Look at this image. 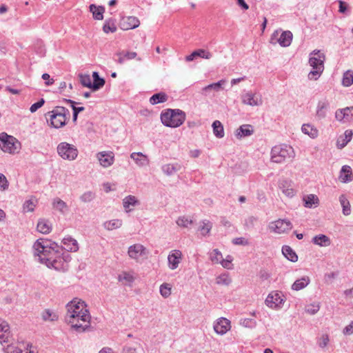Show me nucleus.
<instances>
[{
    "label": "nucleus",
    "mask_w": 353,
    "mask_h": 353,
    "mask_svg": "<svg viewBox=\"0 0 353 353\" xmlns=\"http://www.w3.org/2000/svg\"><path fill=\"white\" fill-rule=\"evenodd\" d=\"M182 165L179 163H168L161 167L162 172L167 176H172L181 170Z\"/></svg>",
    "instance_id": "nucleus-23"
},
{
    "label": "nucleus",
    "mask_w": 353,
    "mask_h": 353,
    "mask_svg": "<svg viewBox=\"0 0 353 353\" xmlns=\"http://www.w3.org/2000/svg\"><path fill=\"white\" fill-rule=\"evenodd\" d=\"M339 179L343 183L352 181V168L349 165H343L342 167Z\"/></svg>",
    "instance_id": "nucleus-30"
},
{
    "label": "nucleus",
    "mask_w": 353,
    "mask_h": 353,
    "mask_svg": "<svg viewBox=\"0 0 353 353\" xmlns=\"http://www.w3.org/2000/svg\"><path fill=\"white\" fill-rule=\"evenodd\" d=\"M160 293L162 296L167 298L171 294V288L169 284L163 283L160 286Z\"/></svg>",
    "instance_id": "nucleus-54"
},
{
    "label": "nucleus",
    "mask_w": 353,
    "mask_h": 353,
    "mask_svg": "<svg viewBox=\"0 0 353 353\" xmlns=\"http://www.w3.org/2000/svg\"><path fill=\"white\" fill-rule=\"evenodd\" d=\"M116 56L118 57V63L119 64H123L125 60L127 59H135L137 56V52H119L116 53Z\"/></svg>",
    "instance_id": "nucleus-31"
},
{
    "label": "nucleus",
    "mask_w": 353,
    "mask_h": 353,
    "mask_svg": "<svg viewBox=\"0 0 353 353\" xmlns=\"http://www.w3.org/2000/svg\"><path fill=\"white\" fill-rule=\"evenodd\" d=\"M168 99V96L164 92H159L152 95L150 99V102L152 105L159 103H163Z\"/></svg>",
    "instance_id": "nucleus-37"
},
{
    "label": "nucleus",
    "mask_w": 353,
    "mask_h": 353,
    "mask_svg": "<svg viewBox=\"0 0 353 353\" xmlns=\"http://www.w3.org/2000/svg\"><path fill=\"white\" fill-rule=\"evenodd\" d=\"M325 56L320 50H314L310 54L309 64L312 70L309 72L307 77L310 80H317L324 70Z\"/></svg>",
    "instance_id": "nucleus-3"
},
{
    "label": "nucleus",
    "mask_w": 353,
    "mask_h": 353,
    "mask_svg": "<svg viewBox=\"0 0 353 353\" xmlns=\"http://www.w3.org/2000/svg\"><path fill=\"white\" fill-rule=\"evenodd\" d=\"M120 25L123 30H131L139 27L140 25V21L136 17H125L121 19Z\"/></svg>",
    "instance_id": "nucleus-14"
},
{
    "label": "nucleus",
    "mask_w": 353,
    "mask_h": 353,
    "mask_svg": "<svg viewBox=\"0 0 353 353\" xmlns=\"http://www.w3.org/2000/svg\"><path fill=\"white\" fill-rule=\"evenodd\" d=\"M123 221L121 219H112L107 221L103 223V227L108 230H113L120 228L122 226Z\"/></svg>",
    "instance_id": "nucleus-34"
},
{
    "label": "nucleus",
    "mask_w": 353,
    "mask_h": 353,
    "mask_svg": "<svg viewBox=\"0 0 353 353\" xmlns=\"http://www.w3.org/2000/svg\"><path fill=\"white\" fill-rule=\"evenodd\" d=\"M0 186L5 190L8 188V181L4 174L0 173Z\"/></svg>",
    "instance_id": "nucleus-61"
},
{
    "label": "nucleus",
    "mask_w": 353,
    "mask_h": 353,
    "mask_svg": "<svg viewBox=\"0 0 353 353\" xmlns=\"http://www.w3.org/2000/svg\"><path fill=\"white\" fill-rule=\"evenodd\" d=\"M283 295L278 292H272L265 299L266 305L271 308L275 309L281 307L284 302Z\"/></svg>",
    "instance_id": "nucleus-10"
},
{
    "label": "nucleus",
    "mask_w": 353,
    "mask_h": 353,
    "mask_svg": "<svg viewBox=\"0 0 353 353\" xmlns=\"http://www.w3.org/2000/svg\"><path fill=\"white\" fill-rule=\"evenodd\" d=\"M34 254L38 256V260L41 263H44L48 268L59 271L67 270L68 263L71 260V256L68 253L61 252L60 251H50L46 249H43V252L34 250Z\"/></svg>",
    "instance_id": "nucleus-2"
},
{
    "label": "nucleus",
    "mask_w": 353,
    "mask_h": 353,
    "mask_svg": "<svg viewBox=\"0 0 353 353\" xmlns=\"http://www.w3.org/2000/svg\"><path fill=\"white\" fill-rule=\"evenodd\" d=\"M353 84V71L347 70L344 72L342 79V85L345 87H349Z\"/></svg>",
    "instance_id": "nucleus-45"
},
{
    "label": "nucleus",
    "mask_w": 353,
    "mask_h": 353,
    "mask_svg": "<svg viewBox=\"0 0 353 353\" xmlns=\"http://www.w3.org/2000/svg\"><path fill=\"white\" fill-rule=\"evenodd\" d=\"M63 250L68 252H77L79 250V245L76 239L71 236H66L62 240Z\"/></svg>",
    "instance_id": "nucleus-19"
},
{
    "label": "nucleus",
    "mask_w": 353,
    "mask_h": 353,
    "mask_svg": "<svg viewBox=\"0 0 353 353\" xmlns=\"http://www.w3.org/2000/svg\"><path fill=\"white\" fill-rule=\"evenodd\" d=\"M201 224L199 230L201 231V234L203 236L208 235L212 228V223L208 220H203L201 222Z\"/></svg>",
    "instance_id": "nucleus-47"
},
{
    "label": "nucleus",
    "mask_w": 353,
    "mask_h": 353,
    "mask_svg": "<svg viewBox=\"0 0 353 353\" xmlns=\"http://www.w3.org/2000/svg\"><path fill=\"white\" fill-rule=\"evenodd\" d=\"M20 143L12 136L6 132L0 134V148L4 152L15 154L19 152Z\"/></svg>",
    "instance_id": "nucleus-6"
},
{
    "label": "nucleus",
    "mask_w": 353,
    "mask_h": 353,
    "mask_svg": "<svg viewBox=\"0 0 353 353\" xmlns=\"http://www.w3.org/2000/svg\"><path fill=\"white\" fill-rule=\"evenodd\" d=\"M37 228L42 234H48L52 230V224L48 220L40 219L38 221Z\"/></svg>",
    "instance_id": "nucleus-29"
},
{
    "label": "nucleus",
    "mask_w": 353,
    "mask_h": 353,
    "mask_svg": "<svg viewBox=\"0 0 353 353\" xmlns=\"http://www.w3.org/2000/svg\"><path fill=\"white\" fill-rule=\"evenodd\" d=\"M345 335H351L353 334V321L347 325L343 330Z\"/></svg>",
    "instance_id": "nucleus-63"
},
{
    "label": "nucleus",
    "mask_w": 353,
    "mask_h": 353,
    "mask_svg": "<svg viewBox=\"0 0 353 353\" xmlns=\"http://www.w3.org/2000/svg\"><path fill=\"white\" fill-rule=\"evenodd\" d=\"M233 260V258L228 255L227 256V257L223 259L222 258V260L221 261V264L222 265V266L225 268H227V269H230L232 268V261Z\"/></svg>",
    "instance_id": "nucleus-57"
},
{
    "label": "nucleus",
    "mask_w": 353,
    "mask_h": 353,
    "mask_svg": "<svg viewBox=\"0 0 353 353\" xmlns=\"http://www.w3.org/2000/svg\"><path fill=\"white\" fill-rule=\"evenodd\" d=\"M313 242L320 246H328L330 245V239L324 234H320L314 236Z\"/></svg>",
    "instance_id": "nucleus-40"
},
{
    "label": "nucleus",
    "mask_w": 353,
    "mask_h": 353,
    "mask_svg": "<svg viewBox=\"0 0 353 353\" xmlns=\"http://www.w3.org/2000/svg\"><path fill=\"white\" fill-rule=\"evenodd\" d=\"M10 336V332L8 323L0 319V343H8Z\"/></svg>",
    "instance_id": "nucleus-18"
},
{
    "label": "nucleus",
    "mask_w": 353,
    "mask_h": 353,
    "mask_svg": "<svg viewBox=\"0 0 353 353\" xmlns=\"http://www.w3.org/2000/svg\"><path fill=\"white\" fill-rule=\"evenodd\" d=\"M51 113L52 114L50 115V121L53 128H59L65 125L67 120L65 112H51Z\"/></svg>",
    "instance_id": "nucleus-11"
},
{
    "label": "nucleus",
    "mask_w": 353,
    "mask_h": 353,
    "mask_svg": "<svg viewBox=\"0 0 353 353\" xmlns=\"http://www.w3.org/2000/svg\"><path fill=\"white\" fill-rule=\"evenodd\" d=\"M80 79V82L84 87L92 88V83L89 74H81L79 75Z\"/></svg>",
    "instance_id": "nucleus-51"
},
{
    "label": "nucleus",
    "mask_w": 353,
    "mask_h": 353,
    "mask_svg": "<svg viewBox=\"0 0 353 353\" xmlns=\"http://www.w3.org/2000/svg\"><path fill=\"white\" fill-rule=\"evenodd\" d=\"M213 132L218 138L224 137L223 127L219 121H214L212 123Z\"/></svg>",
    "instance_id": "nucleus-42"
},
{
    "label": "nucleus",
    "mask_w": 353,
    "mask_h": 353,
    "mask_svg": "<svg viewBox=\"0 0 353 353\" xmlns=\"http://www.w3.org/2000/svg\"><path fill=\"white\" fill-rule=\"evenodd\" d=\"M139 205V200L132 195H128L123 199V205L126 212L132 211V207Z\"/></svg>",
    "instance_id": "nucleus-25"
},
{
    "label": "nucleus",
    "mask_w": 353,
    "mask_h": 353,
    "mask_svg": "<svg viewBox=\"0 0 353 353\" xmlns=\"http://www.w3.org/2000/svg\"><path fill=\"white\" fill-rule=\"evenodd\" d=\"M336 119L339 121L344 122L350 121V117L349 114L345 113V112H336Z\"/></svg>",
    "instance_id": "nucleus-56"
},
{
    "label": "nucleus",
    "mask_w": 353,
    "mask_h": 353,
    "mask_svg": "<svg viewBox=\"0 0 353 353\" xmlns=\"http://www.w3.org/2000/svg\"><path fill=\"white\" fill-rule=\"evenodd\" d=\"M231 280L228 274H223L216 278V283L219 285H228Z\"/></svg>",
    "instance_id": "nucleus-55"
},
{
    "label": "nucleus",
    "mask_w": 353,
    "mask_h": 353,
    "mask_svg": "<svg viewBox=\"0 0 353 353\" xmlns=\"http://www.w3.org/2000/svg\"><path fill=\"white\" fill-rule=\"evenodd\" d=\"M34 204L31 200L26 201L23 204V210L26 212H32L34 210Z\"/></svg>",
    "instance_id": "nucleus-60"
},
{
    "label": "nucleus",
    "mask_w": 353,
    "mask_h": 353,
    "mask_svg": "<svg viewBox=\"0 0 353 353\" xmlns=\"http://www.w3.org/2000/svg\"><path fill=\"white\" fill-rule=\"evenodd\" d=\"M33 249L34 250H37V252H43V249H46L50 251H60L61 252L63 251L62 246H59L57 243L42 239H38L35 241L33 245Z\"/></svg>",
    "instance_id": "nucleus-9"
},
{
    "label": "nucleus",
    "mask_w": 353,
    "mask_h": 353,
    "mask_svg": "<svg viewBox=\"0 0 353 353\" xmlns=\"http://www.w3.org/2000/svg\"><path fill=\"white\" fill-rule=\"evenodd\" d=\"M130 158L132 159L139 167H144L149 164L148 157L141 152H132L130 154Z\"/></svg>",
    "instance_id": "nucleus-24"
},
{
    "label": "nucleus",
    "mask_w": 353,
    "mask_h": 353,
    "mask_svg": "<svg viewBox=\"0 0 353 353\" xmlns=\"http://www.w3.org/2000/svg\"><path fill=\"white\" fill-rule=\"evenodd\" d=\"M339 201L343 208V214L345 216L350 214V212H351L350 203L348 199L346 198V196L343 194L341 195L339 197Z\"/></svg>",
    "instance_id": "nucleus-39"
},
{
    "label": "nucleus",
    "mask_w": 353,
    "mask_h": 353,
    "mask_svg": "<svg viewBox=\"0 0 353 353\" xmlns=\"http://www.w3.org/2000/svg\"><path fill=\"white\" fill-rule=\"evenodd\" d=\"M57 152L63 159L74 160L78 155L77 149L72 145L62 142L57 146Z\"/></svg>",
    "instance_id": "nucleus-7"
},
{
    "label": "nucleus",
    "mask_w": 353,
    "mask_h": 353,
    "mask_svg": "<svg viewBox=\"0 0 353 353\" xmlns=\"http://www.w3.org/2000/svg\"><path fill=\"white\" fill-rule=\"evenodd\" d=\"M97 158L100 165L103 168L111 166L114 161V155L111 151L99 152L97 154Z\"/></svg>",
    "instance_id": "nucleus-12"
},
{
    "label": "nucleus",
    "mask_w": 353,
    "mask_h": 353,
    "mask_svg": "<svg viewBox=\"0 0 353 353\" xmlns=\"http://www.w3.org/2000/svg\"><path fill=\"white\" fill-rule=\"evenodd\" d=\"M227 81L225 79H221L216 83H214L210 84L205 88H203V92L207 94V93L210 90H214L215 92H219L226 88Z\"/></svg>",
    "instance_id": "nucleus-20"
},
{
    "label": "nucleus",
    "mask_w": 353,
    "mask_h": 353,
    "mask_svg": "<svg viewBox=\"0 0 353 353\" xmlns=\"http://www.w3.org/2000/svg\"><path fill=\"white\" fill-rule=\"evenodd\" d=\"M320 309V303L319 302H314L310 303L305 306V312L309 314H314Z\"/></svg>",
    "instance_id": "nucleus-50"
},
{
    "label": "nucleus",
    "mask_w": 353,
    "mask_h": 353,
    "mask_svg": "<svg viewBox=\"0 0 353 353\" xmlns=\"http://www.w3.org/2000/svg\"><path fill=\"white\" fill-rule=\"evenodd\" d=\"M292 37L293 35L290 31H283L277 39V42L282 47H288L291 44Z\"/></svg>",
    "instance_id": "nucleus-27"
},
{
    "label": "nucleus",
    "mask_w": 353,
    "mask_h": 353,
    "mask_svg": "<svg viewBox=\"0 0 353 353\" xmlns=\"http://www.w3.org/2000/svg\"><path fill=\"white\" fill-rule=\"evenodd\" d=\"M128 253L131 259L138 261L145 254V248L141 244H134L129 247Z\"/></svg>",
    "instance_id": "nucleus-15"
},
{
    "label": "nucleus",
    "mask_w": 353,
    "mask_h": 353,
    "mask_svg": "<svg viewBox=\"0 0 353 353\" xmlns=\"http://www.w3.org/2000/svg\"><path fill=\"white\" fill-rule=\"evenodd\" d=\"M4 352L5 353H23V350L21 348L15 347L13 345H8L4 349Z\"/></svg>",
    "instance_id": "nucleus-58"
},
{
    "label": "nucleus",
    "mask_w": 353,
    "mask_h": 353,
    "mask_svg": "<svg viewBox=\"0 0 353 353\" xmlns=\"http://www.w3.org/2000/svg\"><path fill=\"white\" fill-rule=\"evenodd\" d=\"M182 252L179 250H172L168 256V268L172 270H176L182 261Z\"/></svg>",
    "instance_id": "nucleus-13"
},
{
    "label": "nucleus",
    "mask_w": 353,
    "mask_h": 353,
    "mask_svg": "<svg viewBox=\"0 0 353 353\" xmlns=\"http://www.w3.org/2000/svg\"><path fill=\"white\" fill-rule=\"evenodd\" d=\"M61 103L70 105V107L72 108V110L82 111L85 110L84 107H75L74 104L76 103L69 99H63ZM53 108V110H59V109H61L62 110H67V108L63 105V104L56 105Z\"/></svg>",
    "instance_id": "nucleus-33"
},
{
    "label": "nucleus",
    "mask_w": 353,
    "mask_h": 353,
    "mask_svg": "<svg viewBox=\"0 0 353 353\" xmlns=\"http://www.w3.org/2000/svg\"><path fill=\"white\" fill-rule=\"evenodd\" d=\"M89 9L95 20H102L103 19L105 8L103 6H97L94 4H91L89 6Z\"/></svg>",
    "instance_id": "nucleus-28"
},
{
    "label": "nucleus",
    "mask_w": 353,
    "mask_h": 353,
    "mask_svg": "<svg viewBox=\"0 0 353 353\" xmlns=\"http://www.w3.org/2000/svg\"><path fill=\"white\" fill-rule=\"evenodd\" d=\"M330 341V338L327 334H323L319 340V345L321 348L325 347Z\"/></svg>",
    "instance_id": "nucleus-59"
},
{
    "label": "nucleus",
    "mask_w": 353,
    "mask_h": 353,
    "mask_svg": "<svg viewBox=\"0 0 353 353\" xmlns=\"http://www.w3.org/2000/svg\"><path fill=\"white\" fill-rule=\"evenodd\" d=\"M222 254L218 249H214L210 254V259L213 263H219L222 260Z\"/></svg>",
    "instance_id": "nucleus-53"
},
{
    "label": "nucleus",
    "mask_w": 353,
    "mask_h": 353,
    "mask_svg": "<svg viewBox=\"0 0 353 353\" xmlns=\"http://www.w3.org/2000/svg\"><path fill=\"white\" fill-rule=\"evenodd\" d=\"M230 322L225 318H219L214 324V330L219 334H224L229 330Z\"/></svg>",
    "instance_id": "nucleus-16"
},
{
    "label": "nucleus",
    "mask_w": 353,
    "mask_h": 353,
    "mask_svg": "<svg viewBox=\"0 0 353 353\" xmlns=\"http://www.w3.org/2000/svg\"><path fill=\"white\" fill-rule=\"evenodd\" d=\"M42 319L44 321H55L58 319V316L56 313L49 309H46L41 313Z\"/></svg>",
    "instance_id": "nucleus-41"
},
{
    "label": "nucleus",
    "mask_w": 353,
    "mask_h": 353,
    "mask_svg": "<svg viewBox=\"0 0 353 353\" xmlns=\"http://www.w3.org/2000/svg\"><path fill=\"white\" fill-rule=\"evenodd\" d=\"M353 135L352 130H347L344 134L339 136L337 141L336 146L339 149L343 148L352 139Z\"/></svg>",
    "instance_id": "nucleus-21"
},
{
    "label": "nucleus",
    "mask_w": 353,
    "mask_h": 353,
    "mask_svg": "<svg viewBox=\"0 0 353 353\" xmlns=\"http://www.w3.org/2000/svg\"><path fill=\"white\" fill-rule=\"evenodd\" d=\"M185 119V112H162L161 120L168 127L176 128L180 126Z\"/></svg>",
    "instance_id": "nucleus-5"
},
{
    "label": "nucleus",
    "mask_w": 353,
    "mask_h": 353,
    "mask_svg": "<svg viewBox=\"0 0 353 353\" xmlns=\"http://www.w3.org/2000/svg\"><path fill=\"white\" fill-rule=\"evenodd\" d=\"M292 228V225L290 221L285 219H279L271 222L269 225V230L276 234H283L289 232Z\"/></svg>",
    "instance_id": "nucleus-8"
},
{
    "label": "nucleus",
    "mask_w": 353,
    "mask_h": 353,
    "mask_svg": "<svg viewBox=\"0 0 353 353\" xmlns=\"http://www.w3.org/2000/svg\"><path fill=\"white\" fill-rule=\"evenodd\" d=\"M294 148L286 144L275 145L271 151V161L281 163L287 161H292L295 157Z\"/></svg>",
    "instance_id": "nucleus-4"
},
{
    "label": "nucleus",
    "mask_w": 353,
    "mask_h": 353,
    "mask_svg": "<svg viewBox=\"0 0 353 353\" xmlns=\"http://www.w3.org/2000/svg\"><path fill=\"white\" fill-rule=\"evenodd\" d=\"M302 132L310 136L311 138H315L318 136V130L314 126L310 124H303L302 125Z\"/></svg>",
    "instance_id": "nucleus-38"
},
{
    "label": "nucleus",
    "mask_w": 353,
    "mask_h": 353,
    "mask_svg": "<svg viewBox=\"0 0 353 353\" xmlns=\"http://www.w3.org/2000/svg\"><path fill=\"white\" fill-rule=\"evenodd\" d=\"M95 197V192L92 191H86L80 196L79 199L81 202L85 203L92 201Z\"/></svg>",
    "instance_id": "nucleus-48"
},
{
    "label": "nucleus",
    "mask_w": 353,
    "mask_h": 353,
    "mask_svg": "<svg viewBox=\"0 0 353 353\" xmlns=\"http://www.w3.org/2000/svg\"><path fill=\"white\" fill-rule=\"evenodd\" d=\"M52 208L62 214L68 212L69 207L67 203L59 197L53 199L52 203Z\"/></svg>",
    "instance_id": "nucleus-22"
},
{
    "label": "nucleus",
    "mask_w": 353,
    "mask_h": 353,
    "mask_svg": "<svg viewBox=\"0 0 353 353\" xmlns=\"http://www.w3.org/2000/svg\"><path fill=\"white\" fill-rule=\"evenodd\" d=\"M118 280L125 285H130L134 281V277L131 272H122L118 276Z\"/></svg>",
    "instance_id": "nucleus-32"
},
{
    "label": "nucleus",
    "mask_w": 353,
    "mask_h": 353,
    "mask_svg": "<svg viewBox=\"0 0 353 353\" xmlns=\"http://www.w3.org/2000/svg\"><path fill=\"white\" fill-rule=\"evenodd\" d=\"M122 353H137V352L134 347L125 345L123 348Z\"/></svg>",
    "instance_id": "nucleus-64"
},
{
    "label": "nucleus",
    "mask_w": 353,
    "mask_h": 353,
    "mask_svg": "<svg viewBox=\"0 0 353 353\" xmlns=\"http://www.w3.org/2000/svg\"><path fill=\"white\" fill-rule=\"evenodd\" d=\"M282 253L288 260L292 262H295L298 259V256L295 252L290 246H283L282 248Z\"/></svg>",
    "instance_id": "nucleus-35"
},
{
    "label": "nucleus",
    "mask_w": 353,
    "mask_h": 353,
    "mask_svg": "<svg viewBox=\"0 0 353 353\" xmlns=\"http://www.w3.org/2000/svg\"><path fill=\"white\" fill-rule=\"evenodd\" d=\"M92 77L94 80V82L92 83V89L94 90H97L104 85L105 80L103 78L99 77L97 72H93Z\"/></svg>",
    "instance_id": "nucleus-43"
},
{
    "label": "nucleus",
    "mask_w": 353,
    "mask_h": 353,
    "mask_svg": "<svg viewBox=\"0 0 353 353\" xmlns=\"http://www.w3.org/2000/svg\"><path fill=\"white\" fill-rule=\"evenodd\" d=\"M103 30L106 34L113 33L117 31V26L112 20H107L103 24Z\"/></svg>",
    "instance_id": "nucleus-49"
},
{
    "label": "nucleus",
    "mask_w": 353,
    "mask_h": 353,
    "mask_svg": "<svg viewBox=\"0 0 353 353\" xmlns=\"http://www.w3.org/2000/svg\"><path fill=\"white\" fill-rule=\"evenodd\" d=\"M261 101L259 96L248 93L244 97V103L250 105H257L261 103Z\"/></svg>",
    "instance_id": "nucleus-44"
},
{
    "label": "nucleus",
    "mask_w": 353,
    "mask_h": 353,
    "mask_svg": "<svg viewBox=\"0 0 353 353\" xmlns=\"http://www.w3.org/2000/svg\"><path fill=\"white\" fill-rule=\"evenodd\" d=\"M176 224L181 228H188L192 223V221L188 217L183 216H179L176 221Z\"/></svg>",
    "instance_id": "nucleus-52"
},
{
    "label": "nucleus",
    "mask_w": 353,
    "mask_h": 353,
    "mask_svg": "<svg viewBox=\"0 0 353 353\" xmlns=\"http://www.w3.org/2000/svg\"><path fill=\"white\" fill-rule=\"evenodd\" d=\"M305 206L307 208H312L313 205L319 204V200L316 195L309 194L304 197Z\"/></svg>",
    "instance_id": "nucleus-46"
},
{
    "label": "nucleus",
    "mask_w": 353,
    "mask_h": 353,
    "mask_svg": "<svg viewBox=\"0 0 353 353\" xmlns=\"http://www.w3.org/2000/svg\"><path fill=\"white\" fill-rule=\"evenodd\" d=\"M310 283V279L307 276L303 277L296 280L292 285V288L294 290H301L305 288Z\"/></svg>",
    "instance_id": "nucleus-36"
},
{
    "label": "nucleus",
    "mask_w": 353,
    "mask_h": 353,
    "mask_svg": "<svg viewBox=\"0 0 353 353\" xmlns=\"http://www.w3.org/2000/svg\"><path fill=\"white\" fill-rule=\"evenodd\" d=\"M45 100L43 99H41L38 102L33 103L30 108V110H37V109L42 107L44 104Z\"/></svg>",
    "instance_id": "nucleus-62"
},
{
    "label": "nucleus",
    "mask_w": 353,
    "mask_h": 353,
    "mask_svg": "<svg viewBox=\"0 0 353 353\" xmlns=\"http://www.w3.org/2000/svg\"><path fill=\"white\" fill-rule=\"evenodd\" d=\"M68 313L65 321L79 332H84L90 327V314L85 303L77 299L67 304Z\"/></svg>",
    "instance_id": "nucleus-1"
},
{
    "label": "nucleus",
    "mask_w": 353,
    "mask_h": 353,
    "mask_svg": "<svg viewBox=\"0 0 353 353\" xmlns=\"http://www.w3.org/2000/svg\"><path fill=\"white\" fill-rule=\"evenodd\" d=\"M201 57L205 59H210L212 57V54L210 52L205 51L203 49H199L194 51L192 54L185 57V61L188 62L192 61L195 57Z\"/></svg>",
    "instance_id": "nucleus-26"
},
{
    "label": "nucleus",
    "mask_w": 353,
    "mask_h": 353,
    "mask_svg": "<svg viewBox=\"0 0 353 353\" xmlns=\"http://www.w3.org/2000/svg\"><path fill=\"white\" fill-rule=\"evenodd\" d=\"M279 188L285 195L289 197L293 196L296 193L293 188V183L290 180H281L279 183Z\"/></svg>",
    "instance_id": "nucleus-17"
}]
</instances>
